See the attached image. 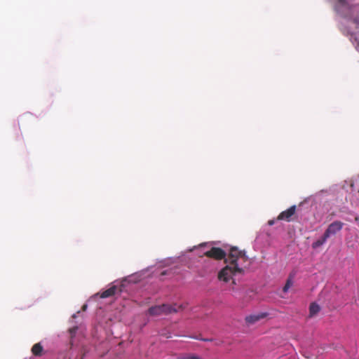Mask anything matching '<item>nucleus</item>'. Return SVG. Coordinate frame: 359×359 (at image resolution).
<instances>
[{
	"mask_svg": "<svg viewBox=\"0 0 359 359\" xmlns=\"http://www.w3.org/2000/svg\"><path fill=\"white\" fill-rule=\"evenodd\" d=\"M195 256L198 257L206 256L215 259H224L226 265L219 271L218 279L226 283H230L233 290H234L233 286L240 282L244 273V269L247 267V255L245 252L239 250L238 248L222 244L220 241L204 242L182 252L178 257H170L157 260L155 265L149 266L121 280H115L109 288L100 294H95L88 299V302L96 300L99 297L104 299L116 293L128 292L139 287L142 282L148 283L154 278L163 280L165 276H170L175 269H169L161 272L158 270L175 264H188Z\"/></svg>",
	"mask_w": 359,
	"mask_h": 359,
	"instance_id": "1",
	"label": "nucleus"
},
{
	"mask_svg": "<svg viewBox=\"0 0 359 359\" xmlns=\"http://www.w3.org/2000/svg\"><path fill=\"white\" fill-rule=\"evenodd\" d=\"M348 202L352 207L359 206V175L345 180L342 184H334L327 189L320 190L300 203L299 208L311 203L316 209L314 217L320 220L327 213L335 215L336 210L345 208Z\"/></svg>",
	"mask_w": 359,
	"mask_h": 359,
	"instance_id": "2",
	"label": "nucleus"
},
{
	"mask_svg": "<svg viewBox=\"0 0 359 359\" xmlns=\"http://www.w3.org/2000/svg\"><path fill=\"white\" fill-rule=\"evenodd\" d=\"M344 226V223L339 220H334L329 224L325 229L323 234L317 240L312 243V248L318 249L326 243L327 240L339 233Z\"/></svg>",
	"mask_w": 359,
	"mask_h": 359,
	"instance_id": "3",
	"label": "nucleus"
},
{
	"mask_svg": "<svg viewBox=\"0 0 359 359\" xmlns=\"http://www.w3.org/2000/svg\"><path fill=\"white\" fill-rule=\"evenodd\" d=\"M268 224L262 227L260 232L257 234L254 243L253 248L256 251L263 252L265 249L270 247L272 244V236L268 231Z\"/></svg>",
	"mask_w": 359,
	"mask_h": 359,
	"instance_id": "4",
	"label": "nucleus"
},
{
	"mask_svg": "<svg viewBox=\"0 0 359 359\" xmlns=\"http://www.w3.org/2000/svg\"><path fill=\"white\" fill-rule=\"evenodd\" d=\"M178 311V309L175 305L169 304H163L161 305H155L151 306L148 309V313L152 316H167L172 313H175Z\"/></svg>",
	"mask_w": 359,
	"mask_h": 359,
	"instance_id": "5",
	"label": "nucleus"
},
{
	"mask_svg": "<svg viewBox=\"0 0 359 359\" xmlns=\"http://www.w3.org/2000/svg\"><path fill=\"white\" fill-rule=\"evenodd\" d=\"M297 206L295 205H293L286 210L281 212L276 219H270L268 222L269 226L273 225L276 220H285L287 222H290L291 220L292 216L294 215Z\"/></svg>",
	"mask_w": 359,
	"mask_h": 359,
	"instance_id": "6",
	"label": "nucleus"
},
{
	"mask_svg": "<svg viewBox=\"0 0 359 359\" xmlns=\"http://www.w3.org/2000/svg\"><path fill=\"white\" fill-rule=\"evenodd\" d=\"M296 275L297 272L295 271H292L289 273L285 284L283 287V292L284 293L288 292L290 288L293 285Z\"/></svg>",
	"mask_w": 359,
	"mask_h": 359,
	"instance_id": "7",
	"label": "nucleus"
},
{
	"mask_svg": "<svg viewBox=\"0 0 359 359\" xmlns=\"http://www.w3.org/2000/svg\"><path fill=\"white\" fill-rule=\"evenodd\" d=\"M267 316L266 313H260L258 314L250 315L245 317V321L248 324L252 325L264 318Z\"/></svg>",
	"mask_w": 359,
	"mask_h": 359,
	"instance_id": "8",
	"label": "nucleus"
},
{
	"mask_svg": "<svg viewBox=\"0 0 359 359\" xmlns=\"http://www.w3.org/2000/svg\"><path fill=\"white\" fill-rule=\"evenodd\" d=\"M42 343V341H40L32 346L31 351L34 356L41 357L46 353Z\"/></svg>",
	"mask_w": 359,
	"mask_h": 359,
	"instance_id": "9",
	"label": "nucleus"
},
{
	"mask_svg": "<svg viewBox=\"0 0 359 359\" xmlns=\"http://www.w3.org/2000/svg\"><path fill=\"white\" fill-rule=\"evenodd\" d=\"M335 9L338 13H344L346 10L349 9V5L346 0H337Z\"/></svg>",
	"mask_w": 359,
	"mask_h": 359,
	"instance_id": "10",
	"label": "nucleus"
},
{
	"mask_svg": "<svg viewBox=\"0 0 359 359\" xmlns=\"http://www.w3.org/2000/svg\"><path fill=\"white\" fill-rule=\"evenodd\" d=\"M320 311V306L316 302H312L309 306V315L313 317Z\"/></svg>",
	"mask_w": 359,
	"mask_h": 359,
	"instance_id": "11",
	"label": "nucleus"
},
{
	"mask_svg": "<svg viewBox=\"0 0 359 359\" xmlns=\"http://www.w3.org/2000/svg\"><path fill=\"white\" fill-rule=\"evenodd\" d=\"M80 313H81V311H78L76 313L73 314L72 318H76L77 317V315H79Z\"/></svg>",
	"mask_w": 359,
	"mask_h": 359,
	"instance_id": "12",
	"label": "nucleus"
},
{
	"mask_svg": "<svg viewBox=\"0 0 359 359\" xmlns=\"http://www.w3.org/2000/svg\"><path fill=\"white\" fill-rule=\"evenodd\" d=\"M87 307H88V305L86 304L83 306L82 309L83 311L86 310L87 309Z\"/></svg>",
	"mask_w": 359,
	"mask_h": 359,
	"instance_id": "13",
	"label": "nucleus"
},
{
	"mask_svg": "<svg viewBox=\"0 0 359 359\" xmlns=\"http://www.w3.org/2000/svg\"><path fill=\"white\" fill-rule=\"evenodd\" d=\"M192 359H199V358L198 356L194 355L192 357Z\"/></svg>",
	"mask_w": 359,
	"mask_h": 359,
	"instance_id": "14",
	"label": "nucleus"
},
{
	"mask_svg": "<svg viewBox=\"0 0 359 359\" xmlns=\"http://www.w3.org/2000/svg\"><path fill=\"white\" fill-rule=\"evenodd\" d=\"M354 22H355V23H357V24H358V23H359L358 20H356V19H355V20H354Z\"/></svg>",
	"mask_w": 359,
	"mask_h": 359,
	"instance_id": "15",
	"label": "nucleus"
},
{
	"mask_svg": "<svg viewBox=\"0 0 359 359\" xmlns=\"http://www.w3.org/2000/svg\"><path fill=\"white\" fill-rule=\"evenodd\" d=\"M357 48H358V51H359V42L358 43Z\"/></svg>",
	"mask_w": 359,
	"mask_h": 359,
	"instance_id": "16",
	"label": "nucleus"
},
{
	"mask_svg": "<svg viewBox=\"0 0 359 359\" xmlns=\"http://www.w3.org/2000/svg\"><path fill=\"white\" fill-rule=\"evenodd\" d=\"M203 341H209V339H202Z\"/></svg>",
	"mask_w": 359,
	"mask_h": 359,
	"instance_id": "17",
	"label": "nucleus"
}]
</instances>
